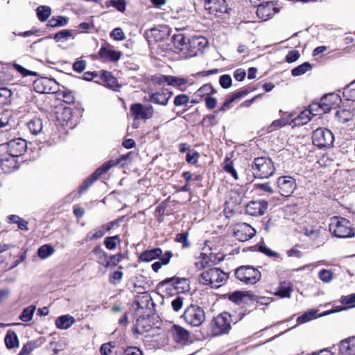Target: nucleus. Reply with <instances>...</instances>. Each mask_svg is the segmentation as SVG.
I'll return each instance as SVG.
<instances>
[{
	"instance_id": "obj_21",
	"label": "nucleus",
	"mask_w": 355,
	"mask_h": 355,
	"mask_svg": "<svg viewBox=\"0 0 355 355\" xmlns=\"http://www.w3.org/2000/svg\"><path fill=\"white\" fill-rule=\"evenodd\" d=\"M207 43L205 37L202 36H194L188 40V46L186 49L191 55H196L201 51Z\"/></svg>"
},
{
	"instance_id": "obj_26",
	"label": "nucleus",
	"mask_w": 355,
	"mask_h": 355,
	"mask_svg": "<svg viewBox=\"0 0 355 355\" xmlns=\"http://www.w3.org/2000/svg\"><path fill=\"white\" fill-rule=\"evenodd\" d=\"M323 233H325V230L319 225H308L304 227V234L313 241L320 239Z\"/></svg>"
},
{
	"instance_id": "obj_48",
	"label": "nucleus",
	"mask_w": 355,
	"mask_h": 355,
	"mask_svg": "<svg viewBox=\"0 0 355 355\" xmlns=\"http://www.w3.org/2000/svg\"><path fill=\"white\" fill-rule=\"evenodd\" d=\"M311 68V65L309 62H304L292 69L291 73L293 76H298L309 71Z\"/></svg>"
},
{
	"instance_id": "obj_30",
	"label": "nucleus",
	"mask_w": 355,
	"mask_h": 355,
	"mask_svg": "<svg viewBox=\"0 0 355 355\" xmlns=\"http://www.w3.org/2000/svg\"><path fill=\"white\" fill-rule=\"evenodd\" d=\"M73 317L69 315H64L57 318L55 321L56 327L60 329H67L75 322Z\"/></svg>"
},
{
	"instance_id": "obj_49",
	"label": "nucleus",
	"mask_w": 355,
	"mask_h": 355,
	"mask_svg": "<svg viewBox=\"0 0 355 355\" xmlns=\"http://www.w3.org/2000/svg\"><path fill=\"white\" fill-rule=\"evenodd\" d=\"M68 23V18L62 16H58L52 17L48 21V26L51 27L63 26Z\"/></svg>"
},
{
	"instance_id": "obj_37",
	"label": "nucleus",
	"mask_w": 355,
	"mask_h": 355,
	"mask_svg": "<svg viewBox=\"0 0 355 355\" xmlns=\"http://www.w3.org/2000/svg\"><path fill=\"white\" fill-rule=\"evenodd\" d=\"M27 126L33 135H37L42 132L43 128L42 119L34 118L28 122Z\"/></svg>"
},
{
	"instance_id": "obj_59",
	"label": "nucleus",
	"mask_w": 355,
	"mask_h": 355,
	"mask_svg": "<svg viewBox=\"0 0 355 355\" xmlns=\"http://www.w3.org/2000/svg\"><path fill=\"white\" fill-rule=\"evenodd\" d=\"M219 83L223 88L227 89L231 87L232 80L230 75L224 74L220 77Z\"/></svg>"
},
{
	"instance_id": "obj_55",
	"label": "nucleus",
	"mask_w": 355,
	"mask_h": 355,
	"mask_svg": "<svg viewBox=\"0 0 355 355\" xmlns=\"http://www.w3.org/2000/svg\"><path fill=\"white\" fill-rule=\"evenodd\" d=\"M319 278L324 283H329L333 278V272L329 270L322 269L319 272Z\"/></svg>"
},
{
	"instance_id": "obj_56",
	"label": "nucleus",
	"mask_w": 355,
	"mask_h": 355,
	"mask_svg": "<svg viewBox=\"0 0 355 355\" xmlns=\"http://www.w3.org/2000/svg\"><path fill=\"white\" fill-rule=\"evenodd\" d=\"M188 232L180 233L176 235L175 241L182 243V247L186 248L190 246V243L188 241Z\"/></svg>"
},
{
	"instance_id": "obj_46",
	"label": "nucleus",
	"mask_w": 355,
	"mask_h": 355,
	"mask_svg": "<svg viewBox=\"0 0 355 355\" xmlns=\"http://www.w3.org/2000/svg\"><path fill=\"white\" fill-rule=\"evenodd\" d=\"M336 116L340 122L345 123L352 119L353 114L349 110L343 109L338 110L336 113Z\"/></svg>"
},
{
	"instance_id": "obj_63",
	"label": "nucleus",
	"mask_w": 355,
	"mask_h": 355,
	"mask_svg": "<svg viewBox=\"0 0 355 355\" xmlns=\"http://www.w3.org/2000/svg\"><path fill=\"white\" fill-rule=\"evenodd\" d=\"M199 157V153L196 151H189L186 156V160L188 163L195 164L197 163Z\"/></svg>"
},
{
	"instance_id": "obj_52",
	"label": "nucleus",
	"mask_w": 355,
	"mask_h": 355,
	"mask_svg": "<svg viewBox=\"0 0 355 355\" xmlns=\"http://www.w3.org/2000/svg\"><path fill=\"white\" fill-rule=\"evenodd\" d=\"M105 5L107 7L113 6L120 12H123L125 9V0H108Z\"/></svg>"
},
{
	"instance_id": "obj_27",
	"label": "nucleus",
	"mask_w": 355,
	"mask_h": 355,
	"mask_svg": "<svg viewBox=\"0 0 355 355\" xmlns=\"http://www.w3.org/2000/svg\"><path fill=\"white\" fill-rule=\"evenodd\" d=\"M339 347L343 355H355V338H349L341 341Z\"/></svg>"
},
{
	"instance_id": "obj_42",
	"label": "nucleus",
	"mask_w": 355,
	"mask_h": 355,
	"mask_svg": "<svg viewBox=\"0 0 355 355\" xmlns=\"http://www.w3.org/2000/svg\"><path fill=\"white\" fill-rule=\"evenodd\" d=\"M37 15L40 21H45L50 17L51 14V9L47 6H40L37 7Z\"/></svg>"
},
{
	"instance_id": "obj_58",
	"label": "nucleus",
	"mask_w": 355,
	"mask_h": 355,
	"mask_svg": "<svg viewBox=\"0 0 355 355\" xmlns=\"http://www.w3.org/2000/svg\"><path fill=\"white\" fill-rule=\"evenodd\" d=\"M13 67L16 69L19 73H20L23 76H37V73L35 71H32L25 69L24 67L21 66L18 64H13Z\"/></svg>"
},
{
	"instance_id": "obj_5",
	"label": "nucleus",
	"mask_w": 355,
	"mask_h": 355,
	"mask_svg": "<svg viewBox=\"0 0 355 355\" xmlns=\"http://www.w3.org/2000/svg\"><path fill=\"white\" fill-rule=\"evenodd\" d=\"M235 276L241 282L253 285L259 281L261 275L259 270L251 266H242L236 270Z\"/></svg>"
},
{
	"instance_id": "obj_33",
	"label": "nucleus",
	"mask_w": 355,
	"mask_h": 355,
	"mask_svg": "<svg viewBox=\"0 0 355 355\" xmlns=\"http://www.w3.org/2000/svg\"><path fill=\"white\" fill-rule=\"evenodd\" d=\"M325 112H323V107H322V102H315L311 103L309 109H306L304 111H302V116L303 115H307V114H311L312 116H317V115H322L324 114Z\"/></svg>"
},
{
	"instance_id": "obj_60",
	"label": "nucleus",
	"mask_w": 355,
	"mask_h": 355,
	"mask_svg": "<svg viewBox=\"0 0 355 355\" xmlns=\"http://www.w3.org/2000/svg\"><path fill=\"white\" fill-rule=\"evenodd\" d=\"M189 101V97L186 94H179L174 99L175 106H182L186 105Z\"/></svg>"
},
{
	"instance_id": "obj_43",
	"label": "nucleus",
	"mask_w": 355,
	"mask_h": 355,
	"mask_svg": "<svg viewBox=\"0 0 355 355\" xmlns=\"http://www.w3.org/2000/svg\"><path fill=\"white\" fill-rule=\"evenodd\" d=\"M12 121V116L10 112L5 111L0 113V129L6 127H11V122Z\"/></svg>"
},
{
	"instance_id": "obj_11",
	"label": "nucleus",
	"mask_w": 355,
	"mask_h": 355,
	"mask_svg": "<svg viewBox=\"0 0 355 355\" xmlns=\"http://www.w3.org/2000/svg\"><path fill=\"white\" fill-rule=\"evenodd\" d=\"M135 304L137 306V311H143L142 315L140 318H144V316H149L150 313L151 307L153 306L154 303L152 300L151 296L148 292H144L141 295L135 296Z\"/></svg>"
},
{
	"instance_id": "obj_51",
	"label": "nucleus",
	"mask_w": 355,
	"mask_h": 355,
	"mask_svg": "<svg viewBox=\"0 0 355 355\" xmlns=\"http://www.w3.org/2000/svg\"><path fill=\"white\" fill-rule=\"evenodd\" d=\"M105 234L102 225L93 231L88 233L86 237V241H92L97 239H100Z\"/></svg>"
},
{
	"instance_id": "obj_44",
	"label": "nucleus",
	"mask_w": 355,
	"mask_h": 355,
	"mask_svg": "<svg viewBox=\"0 0 355 355\" xmlns=\"http://www.w3.org/2000/svg\"><path fill=\"white\" fill-rule=\"evenodd\" d=\"M343 95L347 101H355V80L344 88Z\"/></svg>"
},
{
	"instance_id": "obj_16",
	"label": "nucleus",
	"mask_w": 355,
	"mask_h": 355,
	"mask_svg": "<svg viewBox=\"0 0 355 355\" xmlns=\"http://www.w3.org/2000/svg\"><path fill=\"white\" fill-rule=\"evenodd\" d=\"M278 11V8L275 6L274 3L270 0H268L257 6V15L263 20H268Z\"/></svg>"
},
{
	"instance_id": "obj_14",
	"label": "nucleus",
	"mask_w": 355,
	"mask_h": 355,
	"mask_svg": "<svg viewBox=\"0 0 355 355\" xmlns=\"http://www.w3.org/2000/svg\"><path fill=\"white\" fill-rule=\"evenodd\" d=\"M26 141L21 138H16L6 143L7 154L18 157L26 150Z\"/></svg>"
},
{
	"instance_id": "obj_8",
	"label": "nucleus",
	"mask_w": 355,
	"mask_h": 355,
	"mask_svg": "<svg viewBox=\"0 0 355 355\" xmlns=\"http://www.w3.org/2000/svg\"><path fill=\"white\" fill-rule=\"evenodd\" d=\"M313 144L320 148L329 147L332 145L334 141V136L331 130L320 128L313 132Z\"/></svg>"
},
{
	"instance_id": "obj_64",
	"label": "nucleus",
	"mask_w": 355,
	"mask_h": 355,
	"mask_svg": "<svg viewBox=\"0 0 355 355\" xmlns=\"http://www.w3.org/2000/svg\"><path fill=\"white\" fill-rule=\"evenodd\" d=\"M86 68V61L85 60H76L73 64V69L78 72H83Z\"/></svg>"
},
{
	"instance_id": "obj_39",
	"label": "nucleus",
	"mask_w": 355,
	"mask_h": 355,
	"mask_svg": "<svg viewBox=\"0 0 355 355\" xmlns=\"http://www.w3.org/2000/svg\"><path fill=\"white\" fill-rule=\"evenodd\" d=\"M12 92L6 87L0 88V107L8 105L11 103Z\"/></svg>"
},
{
	"instance_id": "obj_12",
	"label": "nucleus",
	"mask_w": 355,
	"mask_h": 355,
	"mask_svg": "<svg viewBox=\"0 0 355 355\" xmlns=\"http://www.w3.org/2000/svg\"><path fill=\"white\" fill-rule=\"evenodd\" d=\"M153 113L154 110L151 105H144L141 103H135V128H137L139 127V124L137 123L138 120H141L145 122L146 120L153 117Z\"/></svg>"
},
{
	"instance_id": "obj_38",
	"label": "nucleus",
	"mask_w": 355,
	"mask_h": 355,
	"mask_svg": "<svg viewBox=\"0 0 355 355\" xmlns=\"http://www.w3.org/2000/svg\"><path fill=\"white\" fill-rule=\"evenodd\" d=\"M292 288L289 282H283L280 284L278 290L275 292V295L282 298H289Z\"/></svg>"
},
{
	"instance_id": "obj_1",
	"label": "nucleus",
	"mask_w": 355,
	"mask_h": 355,
	"mask_svg": "<svg viewBox=\"0 0 355 355\" xmlns=\"http://www.w3.org/2000/svg\"><path fill=\"white\" fill-rule=\"evenodd\" d=\"M132 153L130 152L126 155H121L119 158H117L115 160L111 159L103 164L83 182L79 188L78 192L80 193L86 191L94 182H96L103 174L105 173L112 166L116 165L123 166L127 164L128 160L130 161V157Z\"/></svg>"
},
{
	"instance_id": "obj_15",
	"label": "nucleus",
	"mask_w": 355,
	"mask_h": 355,
	"mask_svg": "<svg viewBox=\"0 0 355 355\" xmlns=\"http://www.w3.org/2000/svg\"><path fill=\"white\" fill-rule=\"evenodd\" d=\"M205 8L209 13L218 15L228 12V6L225 0H204Z\"/></svg>"
},
{
	"instance_id": "obj_20",
	"label": "nucleus",
	"mask_w": 355,
	"mask_h": 355,
	"mask_svg": "<svg viewBox=\"0 0 355 355\" xmlns=\"http://www.w3.org/2000/svg\"><path fill=\"white\" fill-rule=\"evenodd\" d=\"M323 112H329L331 109H336L341 103L340 96L334 93H330L321 98Z\"/></svg>"
},
{
	"instance_id": "obj_2",
	"label": "nucleus",
	"mask_w": 355,
	"mask_h": 355,
	"mask_svg": "<svg viewBox=\"0 0 355 355\" xmlns=\"http://www.w3.org/2000/svg\"><path fill=\"white\" fill-rule=\"evenodd\" d=\"M228 275L218 268H211L203 271L198 277V282L204 286L219 288L225 284Z\"/></svg>"
},
{
	"instance_id": "obj_22",
	"label": "nucleus",
	"mask_w": 355,
	"mask_h": 355,
	"mask_svg": "<svg viewBox=\"0 0 355 355\" xmlns=\"http://www.w3.org/2000/svg\"><path fill=\"white\" fill-rule=\"evenodd\" d=\"M0 167L6 173L12 172L17 168V157L9 154H3L0 156Z\"/></svg>"
},
{
	"instance_id": "obj_61",
	"label": "nucleus",
	"mask_w": 355,
	"mask_h": 355,
	"mask_svg": "<svg viewBox=\"0 0 355 355\" xmlns=\"http://www.w3.org/2000/svg\"><path fill=\"white\" fill-rule=\"evenodd\" d=\"M122 256L121 254L108 256L107 268L116 266L121 260Z\"/></svg>"
},
{
	"instance_id": "obj_62",
	"label": "nucleus",
	"mask_w": 355,
	"mask_h": 355,
	"mask_svg": "<svg viewBox=\"0 0 355 355\" xmlns=\"http://www.w3.org/2000/svg\"><path fill=\"white\" fill-rule=\"evenodd\" d=\"M110 37L114 40H123L125 39L124 33L120 28H114L110 33Z\"/></svg>"
},
{
	"instance_id": "obj_3",
	"label": "nucleus",
	"mask_w": 355,
	"mask_h": 355,
	"mask_svg": "<svg viewBox=\"0 0 355 355\" xmlns=\"http://www.w3.org/2000/svg\"><path fill=\"white\" fill-rule=\"evenodd\" d=\"M252 170L257 178H268L275 171L272 161L266 157L255 158L252 163Z\"/></svg>"
},
{
	"instance_id": "obj_35",
	"label": "nucleus",
	"mask_w": 355,
	"mask_h": 355,
	"mask_svg": "<svg viewBox=\"0 0 355 355\" xmlns=\"http://www.w3.org/2000/svg\"><path fill=\"white\" fill-rule=\"evenodd\" d=\"M254 191L260 196H269L274 193V190L269 183L255 184L254 185Z\"/></svg>"
},
{
	"instance_id": "obj_34",
	"label": "nucleus",
	"mask_w": 355,
	"mask_h": 355,
	"mask_svg": "<svg viewBox=\"0 0 355 355\" xmlns=\"http://www.w3.org/2000/svg\"><path fill=\"white\" fill-rule=\"evenodd\" d=\"M6 346L8 349H13L19 347V340L16 333L8 330L4 338Z\"/></svg>"
},
{
	"instance_id": "obj_10",
	"label": "nucleus",
	"mask_w": 355,
	"mask_h": 355,
	"mask_svg": "<svg viewBox=\"0 0 355 355\" xmlns=\"http://www.w3.org/2000/svg\"><path fill=\"white\" fill-rule=\"evenodd\" d=\"M146 39L150 45L153 42H163L170 35V30L167 26L159 25L151 28L146 33Z\"/></svg>"
},
{
	"instance_id": "obj_6",
	"label": "nucleus",
	"mask_w": 355,
	"mask_h": 355,
	"mask_svg": "<svg viewBox=\"0 0 355 355\" xmlns=\"http://www.w3.org/2000/svg\"><path fill=\"white\" fill-rule=\"evenodd\" d=\"M232 322V315L223 312L214 318L212 322L211 331L214 335L220 336L227 334L231 329Z\"/></svg>"
},
{
	"instance_id": "obj_19",
	"label": "nucleus",
	"mask_w": 355,
	"mask_h": 355,
	"mask_svg": "<svg viewBox=\"0 0 355 355\" xmlns=\"http://www.w3.org/2000/svg\"><path fill=\"white\" fill-rule=\"evenodd\" d=\"M98 55L105 61L116 62L119 60L121 54L114 49V47L108 43H105L101 48Z\"/></svg>"
},
{
	"instance_id": "obj_13",
	"label": "nucleus",
	"mask_w": 355,
	"mask_h": 355,
	"mask_svg": "<svg viewBox=\"0 0 355 355\" xmlns=\"http://www.w3.org/2000/svg\"><path fill=\"white\" fill-rule=\"evenodd\" d=\"M277 187L279 193L283 196H290L296 189V182L291 176H282L277 179Z\"/></svg>"
},
{
	"instance_id": "obj_25",
	"label": "nucleus",
	"mask_w": 355,
	"mask_h": 355,
	"mask_svg": "<svg viewBox=\"0 0 355 355\" xmlns=\"http://www.w3.org/2000/svg\"><path fill=\"white\" fill-rule=\"evenodd\" d=\"M162 250L159 248L145 250L139 257V261L150 262L159 258L162 255Z\"/></svg>"
},
{
	"instance_id": "obj_31",
	"label": "nucleus",
	"mask_w": 355,
	"mask_h": 355,
	"mask_svg": "<svg viewBox=\"0 0 355 355\" xmlns=\"http://www.w3.org/2000/svg\"><path fill=\"white\" fill-rule=\"evenodd\" d=\"M173 256L171 251H166L163 255L159 257V261H155L151 266L152 269L157 272L162 266H166L169 263L170 260Z\"/></svg>"
},
{
	"instance_id": "obj_47",
	"label": "nucleus",
	"mask_w": 355,
	"mask_h": 355,
	"mask_svg": "<svg viewBox=\"0 0 355 355\" xmlns=\"http://www.w3.org/2000/svg\"><path fill=\"white\" fill-rule=\"evenodd\" d=\"M35 310V306H29L25 308L19 316V319L23 322H29L32 320Z\"/></svg>"
},
{
	"instance_id": "obj_32",
	"label": "nucleus",
	"mask_w": 355,
	"mask_h": 355,
	"mask_svg": "<svg viewBox=\"0 0 355 355\" xmlns=\"http://www.w3.org/2000/svg\"><path fill=\"white\" fill-rule=\"evenodd\" d=\"M100 78L105 83L106 86L113 90H116L119 87L117 80L111 74L110 72L103 71Z\"/></svg>"
},
{
	"instance_id": "obj_45",
	"label": "nucleus",
	"mask_w": 355,
	"mask_h": 355,
	"mask_svg": "<svg viewBox=\"0 0 355 355\" xmlns=\"http://www.w3.org/2000/svg\"><path fill=\"white\" fill-rule=\"evenodd\" d=\"M223 169L225 172L230 174L235 180L239 179L238 173L233 166L232 161L229 157H226L224 162Z\"/></svg>"
},
{
	"instance_id": "obj_9",
	"label": "nucleus",
	"mask_w": 355,
	"mask_h": 355,
	"mask_svg": "<svg viewBox=\"0 0 355 355\" xmlns=\"http://www.w3.org/2000/svg\"><path fill=\"white\" fill-rule=\"evenodd\" d=\"M35 91L40 94L56 93L59 90V84L52 78L42 77L33 84Z\"/></svg>"
},
{
	"instance_id": "obj_17",
	"label": "nucleus",
	"mask_w": 355,
	"mask_h": 355,
	"mask_svg": "<svg viewBox=\"0 0 355 355\" xmlns=\"http://www.w3.org/2000/svg\"><path fill=\"white\" fill-rule=\"evenodd\" d=\"M256 230L247 223H241L237 225L234 235L240 241H246L254 237Z\"/></svg>"
},
{
	"instance_id": "obj_40",
	"label": "nucleus",
	"mask_w": 355,
	"mask_h": 355,
	"mask_svg": "<svg viewBox=\"0 0 355 355\" xmlns=\"http://www.w3.org/2000/svg\"><path fill=\"white\" fill-rule=\"evenodd\" d=\"M54 252L55 249L52 245L50 244H44L38 249L37 255L40 259H44L52 255Z\"/></svg>"
},
{
	"instance_id": "obj_23",
	"label": "nucleus",
	"mask_w": 355,
	"mask_h": 355,
	"mask_svg": "<svg viewBox=\"0 0 355 355\" xmlns=\"http://www.w3.org/2000/svg\"><path fill=\"white\" fill-rule=\"evenodd\" d=\"M214 92V90L212 86L209 84H205L193 94L191 102L193 103H199L207 98V96H210Z\"/></svg>"
},
{
	"instance_id": "obj_53",
	"label": "nucleus",
	"mask_w": 355,
	"mask_h": 355,
	"mask_svg": "<svg viewBox=\"0 0 355 355\" xmlns=\"http://www.w3.org/2000/svg\"><path fill=\"white\" fill-rule=\"evenodd\" d=\"M317 311L315 310H311L305 312L302 315L299 316L297 319V322L304 323L313 319L316 315Z\"/></svg>"
},
{
	"instance_id": "obj_24",
	"label": "nucleus",
	"mask_w": 355,
	"mask_h": 355,
	"mask_svg": "<svg viewBox=\"0 0 355 355\" xmlns=\"http://www.w3.org/2000/svg\"><path fill=\"white\" fill-rule=\"evenodd\" d=\"M173 339L178 343L185 344L189 338V333L182 327L174 324L171 328Z\"/></svg>"
},
{
	"instance_id": "obj_36",
	"label": "nucleus",
	"mask_w": 355,
	"mask_h": 355,
	"mask_svg": "<svg viewBox=\"0 0 355 355\" xmlns=\"http://www.w3.org/2000/svg\"><path fill=\"white\" fill-rule=\"evenodd\" d=\"M340 302L343 304L347 305V308L353 307L354 306L353 304L355 303V293H353V294H351V295H349L347 296H343L341 297ZM346 309H347V307H340L336 310H331V311H327L324 313V315H327V314H329L331 313L343 311V310H345Z\"/></svg>"
},
{
	"instance_id": "obj_18",
	"label": "nucleus",
	"mask_w": 355,
	"mask_h": 355,
	"mask_svg": "<svg viewBox=\"0 0 355 355\" xmlns=\"http://www.w3.org/2000/svg\"><path fill=\"white\" fill-rule=\"evenodd\" d=\"M268 205L266 200L251 201L245 207V213L252 216H262L268 209Z\"/></svg>"
},
{
	"instance_id": "obj_41",
	"label": "nucleus",
	"mask_w": 355,
	"mask_h": 355,
	"mask_svg": "<svg viewBox=\"0 0 355 355\" xmlns=\"http://www.w3.org/2000/svg\"><path fill=\"white\" fill-rule=\"evenodd\" d=\"M79 32L76 30H68L64 29L60 31L54 35V39L56 42L61 41L62 40H67L69 37H71L74 38L73 34L77 35Z\"/></svg>"
},
{
	"instance_id": "obj_4",
	"label": "nucleus",
	"mask_w": 355,
	"mask_h": 355,
	"mask_svg": "<svg viewBox=\"0 0 355 355\" xmlns=\"http://www.w3.org/2000/svg\"><path fill=\"white\" fill-rule=\"evenodd\" d=\"M329 228L330 232L338 238L351 237L354 234L350 222L340 216L330 218Z\"/></svg>"
},
{
	"instance_id": "obj_29",
	"label": "nucleus",
	"mask_w": 355,
	"mask_h": 355,
	"mask_svg": "<svg viewBox=\"0 0 355 355\" xmlns=\"http://www.w3.org/2000/svg\"><path fill=\"white\" fill-rule=\"evenodd\" d=\"M173 93L171 92L163 91L162 92L154 93L150 96V101L157 104L166 105L171 97Z\"/></svg>"
},
{
	"instance_id": "obj_50",
	"label": "nucleus",
	"mask_w": 355,
	"mask_h": 355,
	"mask_svg": "<svg viewBox=\"0 0 355 355\" xmlns=\"http://www.w3.org/2000/svg\"><path fill=\"white\" fill-rule=\"evenodd\" d=\"M120 239L119 236H108L104 240V244L107 249L110 250H114L116 248L118 243H119Z\"/></svg>"
},
{
	"instance_id": "obj_54",
	"label": "nucleus",
	"mask_w": 355,
	"mask_h": 355,
	"mask_svg": "<svg viewBox=\"0 0 355 355\" xmlns=\"http://www.w3.org/2000/svg\"><path fill=\"white\" fill-rule=\"evenodd\" d=\"M149 284L146 279H142V284L135 282V293L137 295H141L144 292H148Z\"/></svg>"
},
{
	"instance_id": "obj_7",
	"label": "nucleus",
	"mask_w": 355,
	"mask_h": 355,
	"mask_svg": "<svg viewBox=\"0 0 355 355\" xmlns=\"http://www.w3.org/2000/svg\"><path fill=\"white\" fill-rule=\"evenodd\" d=\"M185 322L193 327H199L205 320L204 310L194 305L189 306L182 315Z\"/></svg>"
},
{
	"instance_id": "obj_28",
	"label": "nucleus",
	"mask_w": 355,
	"mask_h": 355,
	"mask_svg": "<svg viewBox=\"0 0 355 355\" xmlns=\"http://www.w3.org/2000/svg\"><path fill=\"white\" fill-rule=\"evenodd\" d=\"M167 284H171L175 288L179 290L182 289V291L187 290L189 287L187 279L183 278L180 279L178 277H169L162 281L159 284L161 286H164Z\"/></svg>"
},
{
	"instance_id": "obj_57",
	"label": "nucleus",
	"mask_w": 355,
	"mask_h": 355,
	"mask_svg": "<svg viewBox=\"0 0 355 355\" xmlns=\"http://www.w3.org/2000/svg\"><path fill=\"white\" fill-rule=\"evenodd\" d=\"M245 297V295L244 294H243L242 292H240V291H236V292L232 293L231 295H230V296H229L230 300H231L232 302H233L237 304H241L243 302V299Z\"/></svg>"
}]
</instances>
